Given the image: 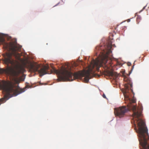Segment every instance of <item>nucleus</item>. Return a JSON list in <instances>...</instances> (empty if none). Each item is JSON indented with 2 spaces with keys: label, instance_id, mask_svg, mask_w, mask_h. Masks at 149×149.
<instances>
[{
  "label": "nucleus",
  "instance_id": "1",
  "mask_svg": "<svg viewBox=\"0 0 149 149\" xmlns=\"http://www.w3.org/2000/svg\"><path fill=\"white\" fill-rule=\"evenodd\" d=\"M112 46L109 44L105 47V49H102L101 47H97L96 49H102L100 52L99 56L95 60L93 59L91 62L92 67H89L87 70H84L82 72H71V68L68 69L62 68L60 70H57L54 68L51 70V73L54 72L57 74L58 80L59 81H71L79 77H85L84 79L86 82H88L90 78L91 74L94 73L93 69L95 67L96 71L99 72L101 67H107L106 63L109 58L108 55L111 52Z\"/></svg>",
  "mask_w": 149,
  "mask_h": 149
},
{
  "label": "nucleus",
  "instance_id": "2",
  "mask_svg": "<svg viewBox=\"0 0 149 149\" xmlns=\"http://www.w3.org/2000/svg\"><path fill=\"white\" fill-rule=\"evenodd\" d=\"M124 80L127 81L125 84V89L122 91L126 103H128L127 106H122L119 107L115 108L114 112H127L132 110L135 112L137 110L136 107L132 105V103L136 102V99L134 97V93L132 89V83L128 79L125 78Z\"/></svg>",
  "mask_w": 149,
  "mask_h": 149
},
{
  "label": "nucleus",
  "instance_id": "3",
  "mask_svg": "<svg viewBox=\"0 0 149 149\" xmlns=\"http://www.w3.org/2000/svg\"><path fill=\"white\" fill-rule=\"evenodd\" d=\"M132 114L134 123L137 124L139 134V143L143 149H149V145L147 141L149 139L148 130L145 126V124L142 119V112H133Z\"/></svg>",
  "mask_w": 149,
  "mask_h": 149
},
{
  "label": "nucleus",
  "instance_id": "4",
  "mask_svg": "<svg viewBox=\"0 0 149 149\" xmlns=\"http://www.w3.org/2000/svg\"><path fill=\"white\" fill-rule=\"evenodd\" d=\"M0 89L4 91L10 97L15 96L24 91L23 89H19L17 87L11 85H8L5 81H0ZM7 96L0 99V105L5 102L7 100Z\"/></svg>",
  "mask_w": 149,
  "mask_h": 149
},
{
  "label": "nucleus",
  "instance_id": "5",
  "mask_svg": "<svg viewBox=\"0 0 149 149\" xmlns=\"http://www.w3.org/2000/svg\"><path fill=\"white\" fill-rule=\"evenodd\" d=\"M40 67V65H31V68L34 72H38L40 74V76H42L47 74H49L48 71L49 69L48 65H44L40 70H38Z\"/></svg>",
  "mask_w": 149,
  "mask_h": 149
},
{
  "label": "nucleus",
  "instance_id": "6",
  "mask_svg": "<svg viewBox=\"0 0 149 149\" xmlns=\"http://www.w3.org/2000/svg\"><path fill=\"white\" fill-rule=\"evenodd\" d=\"M24 68L22 66H19L17 67L16 71H15L14 72L15 74H18L21 72H24Z\"/></svg>",
  "mask_w": 149,
  "mask_h": 149
},
{
  "label": "nucleus",
  "instance_id": "7",
  "mask_svg": "<svg viewBox=\"0 0 149 149\" xmlns=\"http://www.w3.org/2000/svg\"><path fill=\"white\" fill-rule=\"evenodd\" d=\"M125 112H114V114L116 116H118L120 118L123 117Z\"/></svg>",
  "mask_w": 149,
  "mask_h": 149
},
{
  "label": "nucleus",
  "instance_id": "8",
  "mask_svg": "<svg viewBox=\"0 0 149 149\" xmlns=\"http://www.w3.org/2000/svg\"><path fill=\"white\" fill-rule=\"evenodd\" d=\"M9 70L8 69H0V74L3 73H8L9 72Z\"/></svg>",
  "mask_w": 149,
  "mask_h": 149
},
{
  "label": "nucleus",
  "instance_id": "9",
  "mask_svg": "<svg viewBox=\"0 0 149 149\" xmlns=\"http://www.w3.org/2000/svg\"><path fill=\"white\" fill-rule=\"evenodd\" d=\"M138 111L137 112H141L143 111V107L141 106H139L137 108Z\"/></svg>",
  "mask_w": 149,
  "mask_h": 149
},
{
  "label": "nucleus",
  "instance_id": "10",
  "mask_svg": "<svg viewBox=\"0 0 149 149\" xmlns=\"http://www.w3.org/2000/svg\"><path fill=\"white\" fill-rule=\"evenodd\" d=\"M114 75L113 72H110L109 73V75L112 76Z\"/></svg>",
  "mask_w": 149,
  "mask_h": 149
},
{
  "label": "nucleus",
  "instance_id": "11",
  "mask_svg": "<svg viewBox=\"0 0 149 149\" xmlns=\"http://www.w3.org/2000/svg\"><path fill=\"white\" fill-rule=\"evenodd\" d=\"M102 96H103V97L104 98H106V96H105V95L104 94H103V95Z\"/></svg>",
  "mask_w": 149,
  "mask_h": 149
},
{
  "label": "nucleus",
  "instance_id": "12",
  "mask_svg": "<svg viewBox=\"0 0 149 149\" xmlns=\"http://www.w3.org/2000/svg\"><path fill=\"white\" fill-rule=\"evenodd\" d=\"M26 87L27 88H31L30 86H29V85H27L26 86Z\"/></svg>",
  "mask_w": 149,
  "mask_h": 149
},
{
  "label": "nucleus",
  "instance_id": "13",
  "mask_svg": "<svg viewBox=\"0 0 149 149\" xmlns=\"http://www.w3.org/2000/svg\"><path fill=\"white\" fill-rule=\"evenodd\" d=\"M128 66H130L131 65V63H129L127 64Z\"/></svg>",
  "mask_w": 149,
  "mask_h": 149
},
{
  "label": "nucleus",
  "instance_id": "14",
  "mask_svg": "<svg viewBox=\"0 0 149 149\" xmlns=\"http://www.w3.org/2000/svg\"><path fill=\"white\" fill-rule=\"evenodd\" d=\"M139 17H138L137 18V21H138V19H139Z\"/></svg>",
  "mask_w": 149,
  "mask_h": 149
}]
</instances>
